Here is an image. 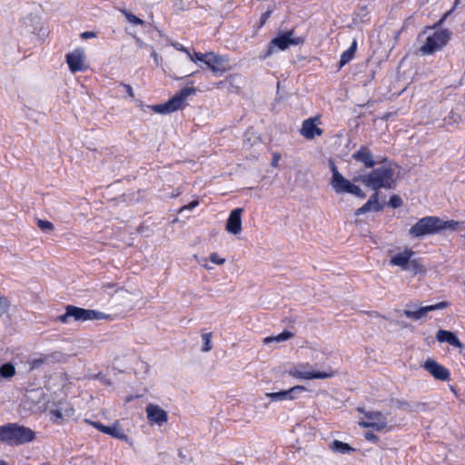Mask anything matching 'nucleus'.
<instances>
[{
  "label": "nucleus",
  "instance_id": "nucleus-23",
  "mask_svg": "<svg viewBox=\"0 0 465 465\" xmlns=\"http://www.w3.org/2000/svg\"><path fill=\"white\" fill-rule=\"evenodd\" d=\"M381 210L382 205L379 203V194L375 192L361 208L356 210L355 215L364 214L368 212H380Z\"/></svg>",
  "mask_w": 465,
  "mask_h": 465
},
{
  "label": "nucleus",
  "instance_id": "nucleus-39",
  "mask_svg": "<svg viewBox=\"0 0 465 465\" xmlns=\"http://www.w3.org/2000/svg\"><path fill=\"white\" fill-rule=\"evenodd\" d=\"M96 37V34L93 31H85L81 34V38L83 39H89V38H94Z\"/></svg>",
  "mask_w": 465,
  "mask_h": 465
},
{
  "label": "nucleus",
  "instance_id": "nucleus-22",
  "mask_svg": "<svg viewBox=\"0 0 465 465\" xmlns=\"http://www.w3.org/2000/svg\"><path fill=\"white\" fill-rule=\"evenodd\" d=\"M413 255L414 252L412 251L405 250L391 256L390 264L392 266H399L403 270H407Z\"/></svg>",
  "mask_w": 465,
  "mask_h": 465
},
{
  "label": "nucleus",
  "instance_id": "nucleus-24",
  "mask_svg": "<svg viewBox=\"0 0 465 465\" xmlns=\"http://www.w3.org/2000/svg\"><path fill=\"white\" fill-rule=\"evenodd\" d=\"M436 338L440 342H447L454 347L462 348V343L451 331L440 330L436 334Z\"/></svg>",
  "mask_w": 465,
  "mask_h": 465
},
{
  "label": "nucleus",
  "instance_id": "nucleus-34",
  "mask_svg": "<svg viewBox=\"0 0 465 465\" xmlns=\"http://www.w3.org/2000/svg\"><path fill=\"white\" fill-rule=\"evenodd\" d=\"M126 19L132 23L133 25H143V21L140 19L139 17L135 16L134 15H132L130 13L124 12Z\"/></svg>",
  "mask_w": 465,
  "mask_h": 465
},
{
  "label": "nucleus",
  "instance_id": "nucleus-27",
  "mask_svg": "<svg viewBox=\"0 0 465 465\" xmlns=\"http://www.w3.org/2000/svg\"><path fill=\"white\" fill-rule=\"evenodd\" d=\"M357 49V42L354 39L351 45V46L341 54L340 59V68L348 64L354 56V54Z\"/></svg>",
  "mask_w": 465,
  "mask_h": 465
},
{
  "label": "nucleus",
  "instance_id": "nucleus-41",
  "mask_svg": "<svg viewBox=\"0 0 465 465\" xmlns=\"http://www.w3.org/2000/svg\"><path fill=\"white\" fill-rule=\"evenodd\" d=\"M173 47L179 51H182L183 53H185L187 55H188V53H190L189 49L183 46L181 44L179 43H175L173 44Z\"/></svg>",
  "mask_w": 465,
  "mask_h": 465
},
{
  "label": "nucleus",
  "instance_id": "nucleus-17",
  "mask_svg": "<svg viewBox=\"0 0 465 465\" xmlns=\"http://www.w3.org/2000/svg\"><path fill=\"white\" fill-rule=\"evenodd\" d=\"M422 367L437 380L448 381L450 378V371L432 359L426 360Z\"/></svg>",
  "mask_w": 465,
  "mask_h": 465
},
{
  "label": "nucleus",
  "instance_id": "nucleus-20",
  "mask_svg": "<svg viewBox=\"0 0 465 465\" xmlns=\"http://www.w3.org/2000/svg\"><path fill=\"white\" fill-rule=\"evenodd\" d=\"M352 158L361 163L365 168H372L376 163L373 154L366 146L360 147V149L352 154Z\"/></svg>",
  "mask_w": 465,
  "mask_h": 465
},
{
  "label": "nucleus",
  "instance_id": "nucleus-31",
  "mask_svg": "<svg viewBox=\"0 0 465 465\" xmlns=\"http://www.w3.org/2000/svg\"><path fill=\"white\" fill-rule=\"evenodd\" d=\"M440 231L442 230H445V229H451V230H456L457 227L459 226V222H456V221H453V220H450V221H442L440 219Z\"/></svg>",
  "mask_w": 465,
  "mask_h": 465
},
{
  "label": "nucleus",
  "instance_id": "nucleus-3",
  "mask_svg": "<svg viewBox=\"0 0 465 465\" xmlns=\"http://www.w3.org/2000/svg\"><path fill=\"white\" fill-rule=\"evenodd\" d=\"M331 170L332 173V177L331 181V184L334 190V192L338 194L341 193H351L361 199L365 198L366 194L358 186L351 183L348 179H346L337 169L336 165L333 162L331 161Z\"/></svg>",
  "mask_w": 465,
  "mask_h": 465
},
{
  "label": "nucleus",
  "instance_id": "nucleus-47",
  "mask_svg": "<svg viewBox=\"0 0 465 465\" xmlns=\"http://www.w3.org/2000/svg\"><path fill=\"white\" fill-rule=\"evenodd\" d=\"M136 43H137V45H138V46H139L140 48L148 47V45H147L145 43H143V42L141 39H139V38H136ZM150 47H151V46H149V48H150Z\"/></svg>",
  "mask_w": 465,
  "mask_h": 465
},
{
  "label": "nucleus",
  "instance_id": "nucleus-1",
  "mask_svg": "<svg viewBox=\"0 0 465 465\" xmlns=\"http://www.w3.org/2000/svg\"><path fill=\"white\" fill-rule=\"evenodd\" d=\"M36 433L31 428L17 422L0 426V442L8 446H21L34 441Z\"/></svg>",
  "mask_w": 465,
  "mask_h": 465
},
{
  "label": "nucleus",
  "instance_id": "nucleus-37",
  "mask_svg": "<svg viewBox=\"0 0 465 465\" xmlns=\"http://www.w3.org/2000/svg\"><path fill=\"white\" fill-rule=\"evenodd\" d=\"M198 204H199V201L194 200V201L189 203L188 204H185L183 207H181L179 210V213H182L183 211H191V210L194 209L196 206H198Z\"/></svg>",
  "mask_w": 465,
  "mask_h": 465
},
{
  "label": "nucleus",
  "instance_id": "nucleus-16",
  "mask_svg": "<svg viewBox=\"0 0 465 465\" xmlns=\"http://www.w3.org/2000/svg\"><path fill=\"white\" fill-rule=\"evenodd\" d=\"M448 306H449V302L443 301V302H437L435 304L422 306V307H420L415 310H412L411 308H406L403 311V313L409 318H411L413 320H419V319L424 317L428 312H430L431 311L443 310V309L447 308Z\"/></svg>",
  "mask_w": 465,
  "mask_h": 465
},
{
  "label": "nucleus",
  "instance_id": "nucleus-44",
  "mask_svg": "<svg viewBox=\"0 0 465 465\" xmlns=\"http://www.w3.org/2000/svg\"><path fill=\"white\" fill-rule=\"evenodd\" d=\"M92 425L103 433H104V429H106V427H107L99 422H92Z\"/></svg>",
  "mask_w": 465,
  "mask_h": 465
},
{
  "label": "nucleus",
  "instance_id": "nucleus-25",
  "mask_svg": "<svg viewBox=\"0 0 465 465\" xmlns=\"http://www.w3.org/2000/svg\"><path fill=\"white\" fill-rule=\"evenodd\" d=\"M104 433L118 440L124 441L128 440V436L124 433V430L122 429L118 421L114 422L111 426H107L106 429H104Z\"/></svg>",
  "mask_w": 465,
  "mask_h": 465
},
{
  "label": "nucleus",
  "instance_id": "nucleus-8",
  "mask_svg": "<svg viewBox=\"0 0 465 465\" xmlns=\"http://www.w3.org/2000/svg\"><path fill=\"white\" fill-rule=\"evenodd\" d=\"M289 375L299 380L329 379L336 375V371L331 368L327 371H320L310 368L308 363H302L294 366L289 371Z\"/></svg>",
  "mask_w": 465,
  "mask_h": 465
},
{
  "label": "nucleus",
  "instance_id": "nucleus-2",
  "mask_svg": "<svg viewBox=\"0 0 465 465\" xmlns=\"http://www.w3.org/2000/svg\"><path fill=\"white\" fill-rule=\"evenodd\" d=\"M394 172L390 164H383L381 167L373 169L371 173L361 175L355 179V181L361 182L365 186H368L377 192L379 189H391L394 183Z\"/></svg>",
  "mask_w": 465,
  "mask_h": 465
},
{
  "label": "nucleus",
  "instance_id": "nucleus-6",
  "mask_svg": "<svg viewBox=\"0 0 465 465\" xmlns=\"http://www.w3.org/2000/svg\"><path fill=\"white\" fill-rule=\"evenodd\" d=\"M196 89L193 87H186L181 90V92L171 99H169L166 103L161 104H155L151 106V108L157 114H167L173 112L177 111L182 108L185 100L193 94H195Z\"/></svg>",
  "mask_w": 465,
  "mask_h": 465
},
{
  "label": "nucleus",
  "instance_id": "nucleus-18",
  "mask_svg": "<svg viewBox=\"0 0 465 465\" xmlns=\"http://www.w3.org/2000/svg\"><path fill=\"white\" fill-rule=\"evenodd\" d=\"M320 118L312 117L303 121L301 128V134L308 140L322 134V130L317 126Z\"/></svg>",
  "mask_w": 465,
  "mask_h": 465
},
{
  "label": "nucleus",
  "instance_id": "nucleus-32",
  "mask_svg": "<svg viewBox=\"0 0 465 465\" xmlns=\"http://www.w3.org/2000/svg\"><path fill=\"white\" fill-rule=\"evenodd\" d=\"M37 225L43 232H51L54 230V224L46 220H38Z\"/></svg>",
  "mask_w": 465,
  "mask_h": 465
},
{
  "label": "nucleus",
  "instance_id": "nucleus-38",
  "mask_svg": "<svg viewBox=\"0 0 465 465\" xmlns=\"http://www.w3.org/2000/svg\"><path fill=\"white\" fill-rule=\"evenodd\" d=\"M210 260H211L212 262L219 264V265L223 264L224 262H225V259L220 258L218 256V254L215 253V252L211 253Z\"/></svg>",
  "mask_w": 465,
  "mask_h": 465
},
{
  "label": "nucleus",
  "instance_id": "nucleus-4",
  "mask_svg": "<svg viewBox=\"0 0 465 465\" xmlns=\"http://www.w3.org/2000/svg\"><path fill=\"white\" fill-rule=\"evenodd\" d=\"M48 400L42 388L26 391L21 403V408L26 412L45 411L47 410Z\"/></svg>",
  "mask_w": 465,
  "mask_h": 465
},
{
  "label": "nucleus",
  "instance_id": "nucleus-36",
  "mask_svg": "<svg viewBox=\"0 0 465 465\" xmlns=\"http://www.w3.org/2000/svg\"><path fill=\"white\" fill-rule=\"evenodd\" d=\"M47 360V356H40L39 358H35L32 361L31 366L32 368H37L40 365L44 364Z\"/></svg>",
  "mask_w": 465,
  "mask_h": 465
},
{
  "label": "nucleus",
  "instance_id": "nucleus-7",
  "mask_svg": "<svg viewBox=\"0 0 465 465\" xmlns=\"http://www.w3.org/2000/svg\"><path fill=\"white\" fill-rule=\"evenodd\" d=\"M440 218L436 216H426L420 219L409 230L413 238H421L425 235L435 234L440 232Z\"/></svg>",
  "mask_w": 465,
  "mask_h": 465
},
{
  "label": "nucleus",
  "instance_id": "nucleus-33",
  "mask_svg": "<svg viewBox=\"0 0 465 465\" xmlns=\"http://www.w3.org/2000/svg\"><path fill=\"white\" fill-rule=\"evenodd\" d=\"M10 302L5 296L0 295V316L8 312Z\"/></svg>",
  "mask_w": 465,
  "mask_h": 465
},
{
  "label": "nucleus",
  "instance_id": "nucleus-26",
  "mask_svg": "<svg viewBox=\"0 0 465 465\" xmlns=\"http://www.w3.org/2000/svg\"><path fill=\"white\" fill-rule=\"evenodd\" d=\"M329 448L334 453L346 454L353 450V449L346 442L335 440L329 444Z\"/></svg>",
  "mask_w": 465,
  "mask_h": 465
},
{
  "label": "nucleus",
  "instance_id": "nucleus-9",
  "mask_svg": "<svg viewBox=\"0 0 465 465\" xmlns=\"http://www.w3.org/2000/svg\"><path fill=\"white\" fill-rule=\"evenodd\" d=\"M47 411L54 422L67 420L74 414V408L62 399H48Z\"/></svg>",
  "mask_w": 465,
  "mask_h": 465
},
{
  "label": "nucleus",
  "instance_id": "nucleus-13",
  "mask_svg": "<svg viewBox=\"0 0 465 465\" xmlns=\"http://www.w3.org/2000/svg\"><path fill=\"white\" fill-rule=\"evenodd\" d=\"M205 64L215 75H221L231 69L227 56L218 55L213 52L208 53V58L207 61H205Z\"/></svg>",
  "mask_w": 465,
  "mask_h": 465
},
{
  "label": "nucleus",
  "instance_id": "nucleus-21",
  "mask_svg": "<svg viewBox=\"0 0 465 465\" xmlns=\"http://www.w3.org/2000/svg\"><path fill=\"white\" fill-rule=\"evenodd\" d=\"M305 388L303 386H293L292 388L287 390V391H282L278 392H268L266 393V396L270 398L272 401H286V400H294V392L297 391H304Z\"/></svg>",
  "mask_w": 465,
  "mask_h": 465
},
{
  "label": "nucleus",
  "instance_id": "nucleus-30",
  "mask_svg": "<svg viewBox=\"0 0 465 465\" xmlns=\"http://www.w3.org/2000/svg\"><path fill=\"white\" fill-rule=\"evenodd\" d=\"M188 58L193 63L203 62L205 64L208 58V53L203 54L200 52H194L193 54L188 53Z\"/></svg>",
  "mask_w": 465,
  "mask_h": 465
},
{
  "label": "nucleus",
  "instance_id": "nucleus-15",
  "mask_svg": "<svg viewBox=\"0 0 465 465\" xmlns=\"http://www.w3.org/2000/svg\"><path fill=\"white\" fill-rule=\"evenodd\" d=\"M145 412L147 419L152 425L162 426L168 421L167 412L157 404H147Z\"/></svg>",
  "mask_w": 465,
  "mask_h": 465
},
{
  "label": "nucleus",
  "instance_id": "nucleus-14",
  "mask_svg": "<svg viewBox=\"0 0 465 465\" xmlns=\"http://www.w3.org/2000/svg\"><path fill=\"white\" fill-rule=\"evenodd\" d=\"M359 425L364 428H373L376 430H382L387 428L386 417L379 411H369L365 413V420H361Z\"/></svg>",
  "mask_w": 465,
  "mask_h": 465
},
{
  "label": "nucleus",
  "instance_id": "nucleus-51",
  "mask_svg": "<svg viewBox=\"0 0 465 465\" xmlns=\"http://www.w3.org/2000/svg\"><path fill=\"white\" fill-rule=\"evenodd\" d=\"M0 465H7V463L5 460H0Z\"/></svg>",
  "mask_w": 465,
  "mask_h": 465
},
{
  "label": "nucleus",
  "instance_id": "nucleus-43",
  "mask_svg": "<svg viewBox=\"0 0 465 465\" xmlns=\"http://www.w3.org/2000/svg\"><path fill=\"white\" fill-rule=\"evenodd\" d=\"M199 264L203 267L206 268L207 270H212L213 267L209 265L207 259H202L198 261Z\"/></svg>",
  "mask_w": 465,
  "mask_h": 465
},
{
  "label": "nucleus",
  "instance_id": "nucleus-19",
  "mask_svg": "<svg viewBox=\"0 0 465 465\" xmlns=\"http://www.w3.org/2000/svg\"><path fill=\"white\" fill-rule=\"evenodd\" d=\"M242 208L233 209L227 219L225 229L229 233L237 235L242 232Z\"/></svg>",
  "mask_w": 465,
  "mask_h": 465
},
{
  "label": "nucleus",
  "instance_id": "nucleus-28",
  "mask_svg": "<svg viewBox=\"0 0 465 465\" xmlns=\"http://www.w3.org/2000/svg\"><path fill=\"white\" fill-rule=\"evenodd\" d=\"M294 336V334L291 331H284L280 334L268 336L264 338L263 343L267 344L270 342H283L290 339H292Z\"/></svg>",
  "mask_w": 465,
  "mask_h": 465
},
{
  "label": "nucleus",
  "instance_id": "nucleus-45",
  "mask_svg": "<svg viewBox=\"0 0 465 465\" xmlns=\"http://www.w3.org/2000/svg\"><path fill=\"white\" fill-rule=\"evenodd\" d=\"M365 438L367 440H372V441H377V440H378V437L375 434H373L372 432H367L365 434Z\"/></svg>",
  "mask_w": 465,
  "mask_h": 465
},
{
  "label": "nucleus",
  "instance_id": "nucleus-46",
  "mask_svg": "<svg viewBox=\"0 0 465 465\" xmlns=\"http://www.w3.org/2000/svg\"><path fill=\"white\" fill-rule=\"evenodd\" d=\"M270 15H271V12H270V11H267V12H265V13L262 15V17H261V22H262V24H264V23L266 22V20L268 19V17L270 16Z\"/></svg>",
  "mask_w": 465,
  "mask_h": 465
},
{
  "label": "nucleus",
  "instance_id": "nucleus-48",
  "mask_svg": "<svg viewBox=\"0 0 465 465\" xmlns=\"http://www.w3.org/2000/svg\"><path fill=\"white\" fill-rule=\"evenodd\" d=\"M150 49L152 50V56L154 58L155 62L157 63L158 62L157 53L153 49L152 46L150 47Z\"/></svg>",
  "mask_w": 465,
  "mask_h": 465
},
{
  "label": "nucleus",
  "instance_id": "nucleus-42",
  "mask_svg": "<svg viewBox=\"0 0 465 465\" xmlns=\"http://www.w3.org/2000/svg\"><path fill=\"white\" fill-rule=\"evenodd\" d=\"M122 85H123V87L124 88V90L126 91V93L128 94V95L130 97H132V98L134 97V91H133V88H132L131 85L125 84H124Z\"/></svg>",
  "mask_w": 465,
  "mask_h": 465
},
{
  "label": "nucleus",
  "instance_id": "nucleus-5",
  "mask_svg": "<svg viewBox=\"0 0 465 465\" xmlns=\"http://www.w3.org/2000/svg\"><path fill=\"white\" fill-rule=\"evenodd\" d=\"M73 318L74 321L85 322L93 320L107 319L108 316L101 312L95 310H86L76 306L68 305L65 309V313L60 315L58 320L61 322L66 323L69 319Z\"/></svg>",
  "mask_w": 465,
  "mask_h": 465
},
{
  "label": "nucleus",
  "instance_id": "nucleus-50",
  "mask_svg": "<svg viewBox=\"0 0 465 465\" xmlns=\"http://www.w3.org/2000/svg\"><path fill=\"white\" fill-rule=\"evenodd\" d=\"M460 0H455V4L452 9L456 8V6L460 4Z\"/></svg>",
  "mask_w": 465,
  "mask_h": 465
},
{
  "label": "nucleus",
  "instance_id": "nucleus-10",
  "mask_svg": "<svg viewBox=\"0 0 465 465\" xmlns=\"http://www.w3.org/2000/svg\"><path fill=\"white\" fill-rule=\"evenodd\" d=\"M450 32L447 29L435 31L427 36L425 44L420 48L424 54H431L440 50L449 41Z\"/></svg>",
  "mask_w": 465,
  "mask_h": 465
},
{
  "label": "nucleus",
  "instance_id": "nucleus-29",
  "mask_svg": "<svg viewBox=\"0 0 465 465\" xmlns=\"http://www.w3.org/2000/svg\"><path fill=\"white\" fill-rule=\"evenodd\" d=\"M203 345L202 347L203 352H208L212 350V333L206 332L202 334Z\"/></svg>",
  "mask_w": 465,
  "mask_h": 465
},
{
  "label": "nucleus",
  "instance_id": "nucleus-35",
  "mask_svg": "<svg viewBox=\"0 0 465 465\" xmlns=\"http://www.w3.org/2000/svg\"><path fill=\"white\" fill-rule=\"evenodd\" d=\"M389 203L391 207L398 208V207L401 206L402 200L400 196L394 194V195L391 196Z\"/></svg>",
  "mask_w": 465,
  "mask_h": 465
},
{
  "label": "nucleus",
  "instance_id": "nucleus-11",
  "mask_svg": "<svg viewBox=\"0 0 465 465\" xmlns=\"http://www.w3.org/2000/svg\"><path fill=\"white\" fill-rule=\"evenodd\" d=\"M303 42V37L293 36V30L287 31L283 34L279 35L270 42L267 54H265L264 57H267L271 55L272 53H274L276 48L283 51L291 45H298L300 44H302Z\"/></svg>",
  "mask_w": 465,
  "mask_h": 465
},
{
  "label": "nucleus",
  "instance_id": "nucleus-49",
  "mask_svg": "<svg viewBox=\"0 0 465 465\" xmlns=\"http://www.w3.org/2000/svg\"><path fill=\"white\" fill-rule=\"evenodd\" d=\"M451 12V10L450 12H448L447 14H445V15L442 17V19L440 21V23H442V21L449 15V14Z\"/></svg>",
  "mask_w": 465,
  "mask_h": 465
},
{
  "label": "nucleus",
  "instance_id": "nucleus-40",
  "mask_svg": "<svg viewBox=\"0 0 465 465\" xmlns=\"http://www.w3.org/2000/svg\"><path fill=\"white\" fill-rule=\"evenodd\" d=\"M280 160H281V154L278 153H274L272 154V163H271L272 166L277 167Z\"/></svg>",
  "mask_w": 465,
  "mask_h": 465
},
{
  "label": "nucleus",
  "instance_id": "nucleus-12",
  "mask_svg": "<svg viewBox=\"0 0 465 465\" xmlns=\"http://www.w3.org/2000/svg\"><path fill=\"white\" fill-rule=\"evenodd\" d=\"M66 63L70 71L74 74L87 69L86 54L83 48H76L66 54Z\"/></svg>",
  "mask_w": 465,
  "mask_h": 465
}]
</instances>
